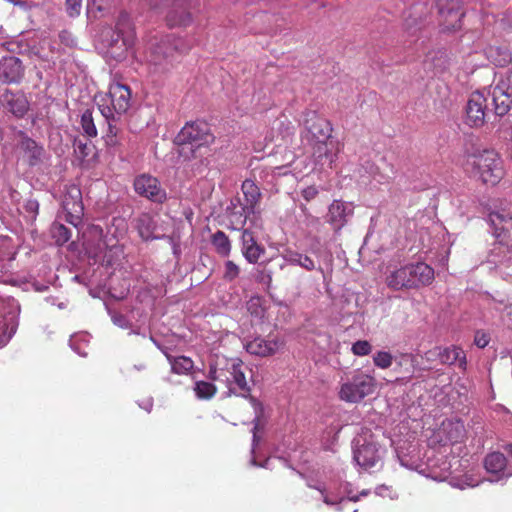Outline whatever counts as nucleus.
Returning a JSON list of instances; mask_svg holds the SVG:
<instances>
[{"label": "nucleus", "mask_w": 512, "mask_h": 512, "mask_svg": "<svg viewBox=\"0 0 512 512\" xmlns=\"http://www.w3.org/2000/svg\"><path fill=\"white\" fill-rule=\"evenodd\" d=\"M464 170L484 184L496 185L504 176L503 163L495 150L484 149L468 154Z\"/></svg>", "instance_id": "nucleus-1"}, {"label": "nucleus", "mask_w": 512, "mask_h": 512, "mask_svg": "<svg viewBox=\"0 0 512 512\" xmlns=\"http://www.w3.org/2000/svg\"><path fill=\"white\" fill-rule=\"evenodd\" d=\"M434 270L424 262L411 263L391 271L386 276L387 286L395 291L418 289L434 281Z\"/></svg>", "instance_id": "nucleus-2"}, {"label": "nucleus", "mask_w": 512, "mask_h": 512, "mask_svg": "<svg viewBox=\"0 0 512 512\" xmlns=\"http://www.w3.org/2000/svg\"><path fill=\"white\" fill-rule=\"evenodd\" d=\"M376 388L377 380L373 375L355 369L341 378L338 398L346 403H359L373 394Z\"/></svg>", "instance_id": "nucleus-3"}, {"label": "nucleus", "mask_w": 512, "mask_h": 512, "mask_svg": "<svg viewBox=\"0 0 512 512\" xmlns=\"http://www.w3.org/2000/svg\"><path fill=\"white\" fill-rule=\"evenodd\" d=\"M95 101L104 118L120 119L131 105V90L121 83H112L108 93L95 96Z\"/></svg>", "instance_id": "nucleus-4"}, {"label": "nucleus", "mask_w": 512, "mask_h": 512, "mask_svg": "<svg viewBox=\"0 0 512 512\" xmlns=\"http://www.w3.org/2000/svg\"><path fill=\"white\" fill-rule=\"evenodd\" d=\"M247 365L240 359H231L226 363V383L230 393L237 394L250 401L255 412L260 415L263 412L262 403L251 395V386L247 381Z\"/></svg>", "instance_id": "nucleus-5"}, {"label": "nucleus", "mask_w": 512, "mask_h": 512, "mask_svg": "<svg viewBox=\"0 0 512 512\" xmlns=\"http://www.w3.org/2000/svg\"><path fill=\"white\" fill-rule=\"evenodd\" d=\"M385 452V448L375 440L374 435H360L356 439L354 460L364 469H370L382 461Z\"/></svg>", "instance_id": "nucleus-6"}, {"label": "nucleus", "mask_w": 512, "mask_h": 512, "mask_svg": "<svg viewBox=\"0 0 512 512\" xmlns=\"http://www.w3.org/2000/svg\"><path fill=\"white\" fill-rule=\"evenodd\" d=\"M153 10H163L170 7L166 16L168 26H188L192 22V16L188 11V0H146Z\"/></svg>", "instance_id": "nucleus-7"}, {"label": "nucleus", "mask_w": 512, "mask_h": 512, "mask_svg": "<svg viewBox=\"0 0 512 512\" xmlns=\"http://www.w3.org/2000/svg\"><path fill=\"white\" fill-rule=\"evenodd\" d=\"M245 198V204L240 211L231 213L232 223L243 227L251 214L256 213V208L261 199V192L254 181L246 179L241 186Z\"/></svg>", "instance_id": "nucleus-8"}, {"label": "nucleus", "mask_w": 512, "mask_h": 512, "mask_svg": "<svg viewBox=\"0 0 512 512\" xmlns=\"http://www.w3.org/2000/svg\"><path fill=\"white\" fill-rule=\"evenodd\" d=\"M213 140L208 124L202 121L187 122L175 138L177 145L196 144L202 146Z\"/></svg>", "instance_id": "nucleus-9"}, {"label": "nucleus", "mask_w": 512, "mask_h": 512, "mask_svg": "<svg viewBox=\"0 0 512 512\" xmlns=\"http://www.w3.org/2000/svg\"><path fill=\"white\" fill-rule=\"evenodd\" d=\"M115 29L117 31V43L119 39H122V44L118 48L119 51L110 50L108 53L116 60H121L126 57L127 47L131 44L134 35V27L130 15L126 11H121L117 17ZM113 49V44L111 45Z\"/></svg>", "instance_id": "nucleus-10"}, {"label": "nucleus", "mask_w": 512, "mask_h": 512, "mask_svg": "<svg viewBox=\"0 0 512 512\" xmlns=\"http://www.w3.org/2000/svg\"><path fill=\"white\" fill-rule=\"evenodd\" d=\"M133 186L137 194L153 202L162 203L166 199V192L161 188L158 179L150 174L138 175Z\"/></svg>", "instance_id": "nucleus-11"}, {"label": "nucleus", "mask_w": 512, "mask_h": 512, "mask_svg": "<svg viewBox=\"0 0 512 512\" xmlns=\"http://www.w3.org/2000/svg\"><path fill=\"white\" fill-rule=\"evenodd\" d=\"M62 207L65 212V221L74 227H78L82 223L84 215L81 191L76 187L68 190L64 195Z\"/></svg>", "instance_id": "nucleus-12"}, {"label": "nucleus", "mask_w": 512, "mask_h": 512, "mask_svg": "<svg viewBox=\"0 0 512 512\" xmlns=\"http://www.w3.org/2000/svg\"><path fill=\"white\" fill-rule=\"evenodd\" d=\"M442 24L447 30H456L461 27L463 0H435Z\"/></svg>", "instance_id": "nucleus-13"}, {"label": "nucleus", "mask_w": 512, "mask_h": 512, "mask_svg": "<svg viewBox=\"0 0 512 512\" xmlns=\"http://www.w3.org/2000/svg\"><path fill=\"white\" fill-rule=\"evenodd\" d=\"M487 99L479 91L473 92L466 105V124L472 128H480L485 124Z\"/></svg>", "instance_id": "nucleus-14"}, {"label": "nucleus", "mask_w": 512, "mask_h": 512, "mask_svg": "<svg viewBox=\"0 0 512 512\" xmlns=\"http://www.w3.org/2000/svg\"><path fill=\"white\" fill-rule=\"evenodd\" d=\"M489 222L493 228V234L498 240L499 245L507 248V232L512 226V205H509L501 211H492L489 214Z\"/></svg>", "instance_id": "nucleus-15"}, {"label": "nucleus", "mask_w": 512, "mask_h": 512, "mask_svg": "<svg viewBox=\"0 0 512 512\" xmlns=\"http://www.w3.org/2000/svg\"><path fill=\"white\" fill-rule=\"evenodd\" d=\"M304 125L309 135V143L315 142V140H329L332 138V125L327 119L318 116L315 112L307 114Z\"/></svg>", "instance_id": "nucleus-16"}, {"label": "nucleus", "mask_w": 512, "mask_h": 512, "mask_svg": "<svg viewBox=\"0 0 512 512\" xmlns=\"http://www.w3.org/2000/svg\"><path fill=\"white\" fill-rule=\"evenodd\" d=\"M309 144L312 148V157L315 163L320 165L327 163L332 167L340 150L339 144L332 138L329 140H315V142Z\"/></svg>", "instance_id": "nucleus-17"}, {"label": "nucleus", "mask_w": 512, "mask_h": 512, "mask_svg": "<svg viewBox=\"0 0 512 512\" xmlns=\"http://www.w3.org/2000/svg\"><path fill=\"white\" fill-rule=\"evenodd\" d=\"M492 100L495 114L506 115L512 107V86L508 81L501 80L492 88Z\"/></svg>", "instance_id": "nucleus-18"}, {"label": "nucleus", "mask_w": 512, "mask_h": 512, "mask_svg": "<svg viewBox=\"0 0 512 512\" xmlns=\"http://www.w3.org/2000/svg\"><path fill=\"white\" fill-rule=\"evenodd\" d=\"M25 68L22 61L15 56L0 59V80L5 83H19L24 77Z\"/></svg>", "instance_id": "nucleus-19"}, {"label": "nucleus", "mask_w": 512, "mask_h": 512, "mask_svg": "<svg viewBox=\"0 0 512 512\" xmlns=\"http://www.w3.org/2000/svg\"><path fill=\"white\" fill-rule=\"evenodd\" d=\"M180 43L181 40L174 36H166L165 38L161 39L158 43L151 47V51H153L151 61L156 65L161 64L163 60H167L168 58L172 57L174 51L180 53L186 52L180 46Z\"/></svg>", "instance_id": "nucleus-20"}, {"label": "nucleus", "mask_w": 512, "mask_h": 512, "mask_svg": "<svg viewBox=\"0 0 512 512\" xmlns=\"http://www.w3.org/2000/svg\"><path fill=\"white\" fill-rule=\"evenodd\" d=\"M18 148L22 153L23 159L29 166H36L43 161L45 150L34 139L27 136L24 132H20V141Z\"/></svg>", "instance_id": "nucleus-21"}, {"label": "nucleus", "mask_w": 512, "mask_h": 512, "mask_svg": "<svg viewBox=\"0 0 512 512\" xmlns=\"http://www.w3.org/2000/svg\"><path fill=\"white\" fill-rule=\"evenodd\" d=\"M2 97L4 107L16 118H23L29 111L30 104L23 92L6 89Z\"/></svg>", "instance_id": "nucleus-22"}, {"label": "nucleus", "mask_w": 512, "mask_h": 512, "mask_svg": "<svg viewBox=\"0 0 512 512\" xmlns=\"http://www.w3.org/2000/svg\"><path fill=\"white\" fill-rule=\"evenodd\" d=\"M282 345L283 342L277 338L267 340L262 337H255L245 344V349L251 355L268 357L274 355Z\"/></svg>", "instance_id": "nucleus-23"}, {"label": "nucleus", "mask_w": 512, "mask_h": 512, "mask_svg": "<svg viewBox=\"0 0 512 512\" xmlns=\"http://www.w3.org/2000/svg\"><path fill=\"white\" fill-rule=\"evenodd\" d=\"M132 223L142 240L148 241L156 238L154 235L156 223L149 213H141L133 219Z\"/></svg>", "instance_id": "nucleus-24"}, {"label": "nucleus", "mask_w": 512, "mask_h": 512, "mask_svg": "<svg viewBox=\"0 0 512 512\" xmlns=\"http://www.w3.org/2000/svg\"><path fill=\"white\" fill-rule=\"evenodd\" d=\"M347 216V207L344 202L334 200L329 206L327 221L332 225L335 231L340 230L345 225Z\"/></svg>", "instance_id": "nucleus-25"}, {"label": "nucleus", "mask_w": 512, "mask_h": 512, "mask_svg": "<svg viewBox=\"0 0 512 512\" xmlns=\"http://www.w3.org/2000/svg\"><path fill=\"white\" fill-rule=\"evenodd\" d=\"M456 362H458L459 367L462 370H466L467 367V359L465 352L460 348L456 346L447 347V348H441V355H440V363L441 364H447V365H453Z\"/></svg>", "instance_id": "nucleus-26"}, {"label": "nucleus", "mask_w": 512, "mask_h": 512, "mask_svg": "<svg viewBox=\"0 0 512 512\" xmlns=\"http://www.w3.org/2000/svg\"><path fill=\"white\" fill-rule=\"evenodd\" d=\"M507 466V459L503 453L492 452L484 459V467L488 473L501 474Z\"/></svg>", "instance_id": "nucleus-27"}, {"label": "nucleus", "mask_w": 512, "mask_h": 512, "mask_svg": "<svg viewBox=\"0 0 512 512\" xmlns=\"http://www.w3.org/2000/svg\"><path fill=\"white\" fill-rule=\"evenodd\" d=\"M173 373L178 375H188L194 368V362L186 356H167Z\"/></svg>", "instance_id": "nucleus-28"}, {"label": "nucleus", "mask_w": 512, "mask_h": 512, "mask_svg": "<svg viewBox=\"0 0 512 512\" xmlns=\"http://www.w3.org/2000/svg\"><path fill=\"white\" fill-rule=\"evenodd\" d=\"M211 243L214 246L217 254H219L222 257L229 256L231 252V241L223 231H216L211 236Z\"/></svg>", "instance_id": "nucleus-29"}, {"label": "nucleus", "mask_w": 512, "mask_h": 512, "mask_svg": "<svg viewBox=\"0 0 512 512\" xmlns=\"http://www.w3.org/2000/svg\"><path fill=\"white\" fill-rule=\"evenodd\" d=\"M194 392L197 398L201 400H210L217 393V387L212 382L196 381Z\"/></svg>", "instance_id": "nucleus-30"}, {"label": "nucleus", "mask_w": 512, "mask_h": 512, "mask_svg": "<svg viewBox=\"0 0 512 512\" xmlns=\"http://www.w3.org/2000/svg\"><path fill=\"white\" fill-rule=\"evenodd\" d=\"M80 123L84 135H86L89 138L97 137L98 131L91 110L87 109L82 113Z\"/></svg>", "instance_id": "nucleus-31"}, {"label": "nucleus", "mask_w": 512, "mask_h": 512, "mask_svg": "<svg viewBox=\"0 0 512 512\" xmlns=\"http://www.w3.org/2000/svg\"><path fill=\"white\" fill-rule=\"evenodd\" d=\"M263 299L259 296H252L246 303L249 314L257 319H262L265 315V307Z\"/></svg>", "instance_id": "nucleus-32"}, {"label": "nucleus", "mask_w": 512, "mask_h": 512, "mask_svg": "<svg viewBox=\"0 0 512 512\" xmlns=\"http://www.w3.org/2000/svg\"><path fill=\"white\" fill-rule=\"evenodd\" d=\"M52 236L58 245H63L71 238V231L61 223H54L52 226Z\"/></svg>", "instance_id": "nucleus-33"}, {"label": "nucleus", "mask_w": 512, "mask_h": 512, "mask_svg": "<svg viewBox=\"0 0 512 512\" xmlns=\"http://www.w3.org/2000/svg\"><path fill=\"white\" fill-rule=\"evenodd\" d=\"M16 331V326L6 319L0 321V347L5 346Z\"/></svg>", "instance_id": "nucleus-34"}, {"label": "nucleus", "mask_w": 512, "mask_h": 512, "mask_svg": "<svg viewBox=\"0 0 512 512\" xmlns=\"http://www.w3.org/2000/svg\"><path fill=\"white\" fill-rule=\"evenodd\" d=\"M265 253V248L260 244L256 243L254 246L242 251V254L247 262L255 264L258 262L260 257Z\"/></svg>", "instance_id": "nucleus-35"}, {"label": "nucleus", "mask_w": 512, "mask_h": 512, "mask_svg": "<svg viewBox=\"0 0 512 512\" xmlns=\"http://www.w3.org/2000/svg\"><path fill=\"white\" fill-rule=\"evenodd\" d=\"M375 366L381 369H387L392 365L393 356L386 351H379L373 356Z\"/></svg>", "instance_id": "nucleus-36"}, {"label": "nucleus", "mask_w": 512, "mask_h": 512, "mask_svg": "<svg viewBox=\"0 0 512 512\" xmlns=\"http://www.w3.org/2000/svg\"><path fill=\"white\" fill-rule=\"evenodd\" d=\"M223 279L231 282L235 280L240 274L239 266L232 260H227L224 264Z\"/></svg>", "instance_id": "nucleus-37"}, {"label": "nucleus", "mask_w": 512, "mask_h": 512, "mask_svg": "<svg viewBox=\"0 0 512 512\" xmlns=\"http://www.w3.org/2000/svg\"><path fill=\"white\" fill-rule=\"evenodd\" d=\"M351 351L356 356H366L371 353L372 345L367 340H358L352 345Z\"/></svg>", "instance_id": "nucleus-38"}, {"label": "nucleus", "mask_w": 512, "mask_h": 512, "mask_svg": "<svg viewBox=\"0 0 512 512\" xmlns=\"http://www.w3.org/2000/svg\"><path fill=\"white\" fill-rule=\"evenodd\" d=\"M81 9L82 0H65V12L70 18L78 17Z\"/></svg>", "instance_id": "nucleus-39"}, {"label": "nucleus", "mask_w": 512, "mask_h": 512, "mask_svg": "<svg viewBox=\"0 0 512 512\" xmlns=\"http://www.w3.org/2000/svg\"><path fill=\"white\" fill-rule=\"evenodd\" d=\"M74 152L80 159H85L91 152V147L87 142L76 138L73 143Z\"/></svg>", "instance_id": "nucleus-40"}, {"label": "nucleus", "mask_w": 512, "mask_h": 512, "mask_svg": "<svg viewBox=\"0 0 512 512\" xmlns=\"http://www.w3.org/2000/svg\"><path fill=\"white\" fill-rule=\"evenodd\" d=\"M257 243L252 231L244 229L241 235V251L254 246Z\"/></svg>", "instance_id": "nucleus-41"}, {"label": "nucleus", "mask_w": 512, "mask_h": 512, "mask_svg": "<svg viewBox=\"0 0 512 512\" xmlns=\"http://www.w3.org/2000/svg\"><path fill=\"white\" fill-rule=\"evenodd\" d=\"M208 378L212 381H226V367L219 369L216 366H210Z\"/></svg>", "instance_id": "nucleus-42"}, {"label": "nucleus", "mask_w": 512, "mask_h": 512, "mask_svg": "<svg viewBox=\"0 0 512 512\" xmlns=\"http://www.w3.org/2000/svg\"><path fill=\"white\" fill-rule=\"evenodd\" d=\"M448 426H450L451 430L448 433V440L452 443L458 442L461 432L463 430V425L460 423H452L449 422Z\"/></svg>", "instance_id": "nucleus-43"}, {"label": "nucleus", "mask_w": 512, "mask_h": 512, "mask_svg": "<svg viewBox=\"0 0 512 512\" xmlns=\"http://www.w3.org/2000/svg\"><path fill=\"white\" fill-rule=\"evenodd\" d=\"M490 342V336L483 330H478L474 336V344L478 348H485Z\"/></svg>", "instance_id": "nucleus-44"}, {"label": "nucleus", "mask_w": 512, "mask_h": 512, "mask_svg": "<svg viewBox=\"0 0 512 512\" xmlns=\"http://www.w3.org/2000/svg\"><path fill=\"white\" fill-rule=\"evenodd\" d=\"M105 120L107 122V131H106L105 135L118 137L120 129L115 124V122L118 119L105 118Z\"/></svg>", "instance_id": "nucleus-45"}, {"label": "nucleus", "mask_w": 512, "mask_h": 512, "mask_svg": "<svg viewBox=\"0 0 512 512\" xmlns=\"http://www.w3.org/2000/svg\"><path fill=\"white\" fill-rule=\"evenodd\" d=\"M302 197L306 201L313 200L318 195V189L315 186H308L301 191Z\"/></svg>", "instance_id": "nucleus-46"}, {"label": "nucleus", "mask_w": 512, "mask_h": 512, "mask_svg": "<svg viewBox=\"0 0 512 512\" xmlns=\"http://www.w3.org/2000/svg\"><path fill=\"white\" fill-rule=\"evenodd\" d=\"M284 257L289 264L300 266L301 253L297 251H287Z\"/></svg>", "instance_id": "nucleus-47"}, {"label": "nucleus", "mask_w": 512, "mask_h": 512, "mask_svg": "<svg viewBox=\"0 0 512 512\" xmlns=\"http://www.w3.org/2000/svg\"><path fill=\"white\" fill-rule=\"evenodd\" d=\"M300 266L308 271L316 268L315 262L307 255L301 253Z\"/></svg>", "instance_id": "nucleus-48"}, {"label": "nucleus", "mask_w": 512, "mask_h": 512, "mask_svg": "<svg viewBox=\"0 0 512 512\" xmlns=\"http://www.w3.org/2000/svg\"><path fill=\"white\" fill-rule=\"evenodd\" d=\"M59 38L61 43L65 44L66 46L72 47L75 45V40L73 39L71 33L66 30H63L59 33Z\"/></svg>", "instance_id": "nucleus-49"}, {"label": "nucleus", "mask_w": 512, "mask_h": 512, "mask_svg": "<svg viewBox=\"0 0 512 512\" xmlns=\"http://www.w3.org/2000/svg\"><path fill=\"white\" fill-rule=\"evenodd\" d=\"M440 355H441V347H434L433 349L427 351L425 353V359L428 361H434L439 360L440 361Z\"/></svg>", "instance_id": "nucleus-50"}, {"label": "nucleus", "mask_w": 512, "mask_h": 512, "mask_svg": "<svg viewBox=\"0 0 512 512\" xmlns=\"http://www.w3.org/2000/svg\"><path fill=\"white\" fill-rule=\"evenodd\" d=\"M103 140L107 147H116V146L120 145V140L116 136L104 135Z\"/></svg>", "instance_id": "nucleus-51"}, {"label": "nucleus", "mask_w": 512, "mask_h": 512, "mask_svg": "<svg viewBox=\"0 0 512 512\" xmlns=\"http://www.w3.org/2000/svg\"><path fill=\"white\" fill-rule=\"evenodd\" d=\"M260 274H261V276H260V278H259V279H260V281H264L265 279H267V281H268V282H270V281H271V275H270V273H267V274H266V273H265V271H261V272H260Z\"/></svg>", "instance_id": "nucleus-52"}, {"label": "nucleus", "mask_w": 512, "mask_h": 512, "mask_svg": "<svg viewBox=\"0 0 512 512\" xmlns=\"http://www.w3.org/2000/svg\"><path fill=\"white\" fill-rule=\"evenodd\" d=\"M504 450L512 456V444H507L504 446Z\"/></svg>", "instance_id": "nucleus-53"}, {"label": "nucleus", "mask_w": 512, "mask_h": 512, "mask_svg": "<svg viewBox=\"0 0 512 512\" xmlns=\"http://www.w3.org/2000/svg\"><path fill=\"white\" fill-rule=\"evenodd\" d=\"M257 427H258V424H255L253 430H254V435H253V438L254 440L256 439V430H257Z\"/></svg>", "instance_id": "nucleus-54"}]
</instances>
